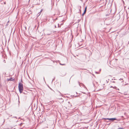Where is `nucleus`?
<instances>
[{
  "mask_svg": "<svg viewBox=\"0 0 129 129\" xmlns=\"http://www.w3.org/2000/svg\"><path fill=\"white\" fill-rule=\"evenodd\" d=\"M122 79H119V80H122Z\"/></svg>",
  "mask_w": 129,
  "mask_h": 129,
  "instance_id": "nucleus-10",
  "label": "nucleus"
},
{
  "mask_svg": "<svg viewBox=\"0 0 129 129\" xmlns=\"http://www.w3.org/2000/svg\"><path fill=\"white\" fill-rule=\"evenodd\" d=\"M40 14H39V15H38V16H39V15H40Z\"/></svg>",
  "mask_w": 129,
  "mask_h": 129,
  "instance_id": "nucleus-16",
  "label": "nucleus"
},
{
  "mask_svg": "<svg viewBox=\"0 0 129 129\" xmlns=\"http://www.w3.org/2000/svg\"><path fill=\"white\" fill-rule=\"evenodd\" d=\"M60 64L62 66H64L66 65V64L65 63L61 64L60 63Z\"/></svg>",
  "mask_w": 129,
  "mask_h": 129,
  "instance_id": "nucleus-5",
  "label": "nucleus"
},
{
  "mask_svg": "<svg viewBox=\"0 0 129 129\" xmlns=\"http://www.w3.org/2000/svg\"><path fill=\"white\" fill-rule=\"evenodd\" d=\"M18 88L20 93H21L23 90V88L22 84L20 82L19 83Z\"/></svg>",
  "mask_w": 129,
  "mask_h": 129,
  "instance_id": "nucleus-1",
  "label": "nucleus"
},
{
  "mask_svg": "<svg viewBox=\"0 0 129 129\" xmlns=\"http://www.w3.org/2000/svg\"><path fill=\"white\" fill-rule=\"evenodd\" d=\"M118 129H124L123 128H118Z\"/></svg>",
  "mask_w": 129,
  "mask_h": 129,
  "instance_id": "nucleus-8",
  "label": "nucleus"
},
{
  "mask_svg": "<svg viewBox=\"0 0 129 129\" xmlns=\"http://www.w3.org/2000/svg\"><path fill=\"white\" fill-rule=\"evenodd\" d=\"M117 90H119V89L118 88V89H117Z\"/></svg>",
  "mask_w": 129,
  "mask_h": 129,
  "instance_id": "nucleus-15",
  "label": "nucleus"
},
{
  "mask_svg": "<svg viewBox=\"0 0 129 129\" xmlns=\"http://www.w3.org/2000/svg\"><path fill=\"white\" fill-rule=\"evenodd\" d=\"M86 9H87V7H86L85 8L84 11H86Z\"/></svg>",
  "mask_w": 129,
  "mask_h": 129,
  "instance_id": "nucleus-7",
  "label": "nucleus"
},
{
  "mask_svg": "<svg viewBox=\"0 0 129 129\" xmlns=\"http://www.w3.org/2000/svg\"><path fill=\"white\" fill-rule=\"evenodd\" d=\"M112 82H113V83H114V82H114V81H112Z\"/></svg>",
  "mask_w": 129,
  "mask_h": 129,
  "instance_id": "nucleus-11",
  "label": "nucleus"
},
{
  "mask_svg": "<svg viewBox=\"0 0 129 129\" xmlns=\"http://www.w3.org/2000/svg\"><path fill=\"white\" fill-rule=\"evenodd\" d=\"M55 28H56V26L55 25Z\"/></svg>",
  "mask_w": 129,
  "mask_h": 129,
  "instance_id": "nucleus-12",
  "label": "nucleus"
},
{
  "mask_svg": "<svg viewBox=\"0 0 129 129\" xmlns=\"http://www.w3.org/2000/svg\"><path fill=\"white\" fill-rule=\"evenodd\" d=\"M113 88L116 89L117 88V87H113Z\"/></svg>",
  "mask_w": 129,
  "mask_h": 129,
  "instance_id": "nucleus-6",
  "label": "nucleus"
},
{
  "mask_svg": "<svg viewBox=\"0 0 129 129\" xmlns=\"http://www.w3.org/2000/svg\"><path fill=\"white\" fill-rule=\"evenodd\" d=\"M86 11H84L83 13L82 14V16H84V14L86 13Z\"/></svg>",
  "mask_w": 129,
  "mask_h": 129,
  "instance_id": "nucleus-4",
  "label": "nucleus"
},
{
  "mask_svg": "<svg viewBox=\"0 0 129 129\" xmlns=\"http://www.w3.org/2000/svg\"><path fill=\"white\" fill-rule=\"evenodd\" d=\"M14 80V79H13L12 78H11L9 79H7V80L8 81H12Z\"/></svg>",
  "mask_w": 129,
  "mask_h": 129,
  "instance_id": "nucleus-3",
  "label": "nucleus"
},
{
  "mask_svg": "<svg viewBox=\"0 0 129 129\" xmlns=\"http://www.w3.org/2000/svg\"><path fill=\"white\" fill-rule=\"evenodd\" d=\"M70 103V102H68V103Z\"/></svg>",
  "mask_w": 129,
  "mask_h": 129,
  "instance_id": "nucleus-17",
  "label": "nucleus"
},
{
  "mask_svg": "<svg viewBox=\"0 0 129 129\" xmlns=\"http://www.w3.org/2000/svg\"><path fill=\"white\" fill-rule=\"evenodd\" d=\"M102 119H107V120H110L111 121H113L114 120H116V119L115 118H103Z\"/></svg>",
  "mask_w": 129,
  "mask_h": 129,
  "instance_id": "nucleus-2",
  "label": "nucleus"
},
{
  "mask_svg": "<svg viewBox=\"0 0 129 129\" xmlns=\"http://www.w3.org/2000/svg\"><path fill=\"white\" fill-rule=\"evenodd\" d=\"M110 87H112V88H113V87L112 86H111Z\"/></svg>",
  "mask_w": 129,
  "mask_h": 129,
  "instance_id": "nucleus-13",
  "label": "nucleus"
},
{
  "mask_svg": "<svg viewBox=\"0 0 129 129\" xmlns=\"http://www.w3.org/2000/svg\"><path fill=\"white\" fill-rule=\"evenodd\" d=\"M58 27H59V24H58Z\"/></svg>",
  "mask_w": 129,
  "mask_h": 129,
  "instance_id": "nucleus-9",
  "label": "nucleus"
},
{
  "mask_svg": "<svg viewBox=\"0 0 129 129\" xmlns=\"http://www.w3.org/2000/svg\"><path fill=\"white\" fill-rule=\"evenodd\" d=\"M50 88V89H51V90H52V89L51 88Z\"/></svg>",
  "mask_w": 129,
  "mask_h": 129,
  "instance_id": "nucleus-14",
  "label": "nucleus"
}]
</instances>
